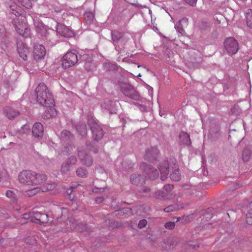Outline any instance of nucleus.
Segmentation results:
<instances>
[{
  "mask_svg": "<svg viewBox=\"0 0 252 252\" xmlns=\"http://www.w3.org/2000/svg\"><path fill=\"white\" fill-rule=\"evenodd\" d=\"M1 46L2 49L5 52L8 51L9 49V44L8 42H1Z\"/></svg>",
  "mask_w": 252,
  "mask_h": 252,
  "instance_id": "nucleus-48",
  "label": "nucleus"
},
{
  "mask_svg": "<svg viewBox=\"0 0 252 252\" xmlns=\"http://www.w3.org/2000/svg\"><path fill=\"white\" fill-rule=\"evenodd\" d=\"M78 62L77 51L71 50L67 52L63 58L62 66L64 69L73 66Z\"/></svg>",
  "mask_w": 252,
  "mask_h": 252,
  "instance_id": "nucleus-4",
  "label": "nucleus"
},
{
  "mask_svg": "<svg viewBox=\"0 0 252 252\" xmlns=\"http://www.w3.org/2000/svg\"><path fill=\"white\" fill-rule=\"evenodd\" d=\"M105 109H107L110 114L116 113L115 103L114 102L109 100L104 103Z\"/></svg>",
  "mask_w": 252,
  "mask_h": 252,
  "instance_id": "nucleus-27",
  "label": "nucleus"
},
{
  "mask_svg": "<svg viewBox=\"0 0 252 252\" xmlns=\"http://www.w3.org/2000/svg\"><path fill=\"white\" fill-rule=\"evenodd\" d=\"M140 168L143 170L149 178L154 180L158 176V171L146 163L143 162L140 165Z\"/></svg>",
  "mask_w": 252,
  "mask_h": 252,
  "instance_id": "nucleus-9",
  "label": "nucleus"
},
{
  "mask_svg": "<svg viewBox=\"0 0 252 252\" xmlns=\"http://www.w3.org/2000/svg\"><path fill=\"white\" fill-rule=\"evenodd\" d=\"M70 189H69L67 190L66 192H67V193L69 195V198H70L71 197V195H71V192H72L71 189H75V187H72V186H71V187H70Z\"/></svg>",
  "mask_w": 252,
  "mask_h": 252,
  "instance_id": "nucleus-57",
  "label": "nucleus"
},
{
  "mask_svg": "<svg viewBox=\"0 0 252 252\" xmlns=\"http://www.w3.org/2000/svg\"><path fill=\"white\" fill-rule=\"evenodd\" d=\"M43 126L40 123H35L32 126V134L35 138H40L43 134Z\"/></svg>",
  "mask_w": 252,
  "mask_h": 252,
  "instance_id": "nucleus-14",
  "label": "nucleus"
},
{
  "mask_svg": "<svg viewBox=\"0 0 252 252\" xmlns=\"http://www.w3.org/2000/svg\"><path fill=\"white\" fill-rule=\"evenodd\" d=\"M247 211L252 212V201L251 202L247 207Z\"/></svg>",
  "mask_w": 252,
  "mask_h": 252,
  "instance_id": "nucleus-56",
  "label": "nucleus"
},
{
  "mask_svg": "<svg viewBox=\"0 0 252 252\" xmlns=\"http://www.w3.org/2000/svg\"><path fill=\"white\" fill-rule=\"evenodd\" d=\"M174 167L172 168L171 171L170 177L172 181H178L181 179V175L179 173V168L177 165L174 164Z\"/></svg>",
  "mask_w": 252,
  "mask_h": 252,
  "instance_id": "nucleus-22",
  "label": "nucleus"
},
{
  "mask_svg": "<svg viewBox=\"0 0 252 252\" xmlns=\"http://www.w3.org/2000/svg\"><path fill=\"white\" fill-rule=\"evenodd\" d=\"M198 247H199V246H198V245H197V246L194 245V246H193V248H194V249H195L196 248H198Z\"/></svg>",
  "mask_w": 252,
  "mask_h": 252,
  "instance_id": "nucleus-63",
  "label": "nucleus"
},
{
  "mask_svg": "<svg viewBox=\"0 0 252 252\" xmlns=\"http://www.w3.org/2000/svg\"><path fill=\"white\" fill-rule=\"evenodd\" d=\"M46 55L45 47L42 45H36L34 46L33 52V60L36 62H41L44 60Z\"/></svg>",
  "mask_w": 252,
  "mask_h": 252,
  "instance_id": "nucleus-8",
  "label": "nucleus"
},
{
  "mask_svg": "<svg viewBox=\"0 0 252 252\" xmlns=\"http://www.w3.org/2000/svg\"><path fill=\"white\" fill-rule=\"evenodd\" d=\"M3 111L4 115L10 120L14 119L19 114L18 111L8 106L4 107Z\"/></svg>",
  "mask_w": 252,
  "mask_h": 252,
  "instance_id": "nucleus-17",
  "label": "nucleus"
},
{
  "mask_svg": "<svg viewBox=\"0 0 252 252\" xmlns=\"http://www.w3.org/2000/svg\"><path fill=\"white\" fill-rule=\"evenodd\" d=\"M42 213L41 212H39L37 211H33L32 212L30 213V214H25L24 215V218L25 219H27L28 216H30L31 217H33L34 218V220L33 219L31 220L32 222H34L36 223H39V221H38V219L41 218Z\"/></svg>",
  "mask_w": 252,
  "mask_h": 252,
  "instance_id": "nucleus-26",
  "label": "nucleus"
},
{
  "mask_svg": "<svg viewBox=\"0 0 252 252\" xmlns=\"http://www.w3.org/2000/svg\"><path fill=\"white\" fill-rule=\"evenodd\" d=\"M72 136L70 132L67 130H63L60 134L61 139L63 141L70 139Z\"/></svg>",
  "mask_w": 252,
  "mask_h": 252,
  "instance_id": "nucleus-31",
  "label": "nucleus"
},
{
  "mask_svg": "<svg viewBox=\"0 0 252 252\" xmlns=\"http://www.w3.org/2000/svg\"><path fill=\"white\" fill-rule=\"evenodd\" d=\"M46 179L45 174L37 173L30 170H24L20 172L18 175L19 182L26 185H38L45 182Z\"/></svg>",
  "mask_w": 252,
  "mask_h": 252,
  "instance_id": "nucleus-1",
  "label": "nucleus"
},
{
  "mask_svg": "<svg viewBox=\"0 0 252 252\" xmlns=\"http://www.w3.org/2000/svg\"><path fill=\"white\" fill-rule=\"evenodd\" d=\"M15 31L19 34L22 36H27V31L28 29L26 27V25L22 22L15 27Z\"/></svg>",
  "mask_w": 252,
  "mask_h": 252,
  "instance_id": "nucleus-24",
  "label": "nucleus"
},
{
  "mask_svg": "<svg viewBox=\"0 0 252 252\" xmlns=\"http://www.w3.org/2000/svg\"><path fill=\"white\" fill-rule=\"evenodd\" d=\"M78 130L82 136H84L87 134V126L86 125H83L80 126L78 128Z\"/></svg>",
  "mask_w": 252,
  "mask_h": 252,
  "instance_id": "nucleus-38",
  "label": "nucleus"
},
{
  "mask_svg": "<svg viewBox=\"0 0 252 252\" xmlns=\"http://www.w3.org/2000/svg\"><path fill=\"white\" fill-rule=\"evenodd\" d=\"M22 21L20 19L19 16H15V18H13L12 23L14 27H15L16 26L19 24Z\"/></svg>",
  "mask_w": 252,
  "mask_h": 252,
  "instance_id": "nucleus-46",
  "label": "nucleus"
},
{
  "mask_svg": "<svg viewBox=\"0 0 252 252\" xmlns=\"http://www.w3.org/2000/svg\"><path fill=\"white\" fill-rule=\"evenodd\" d=\"M56 30L58 33L65 37H70L74 35L73 31L64 25H58L56 28Z\"/></svg>",
  "mask_w": 252,
  "mask_h": 252,
  "instance_id": "nucleus-13",
  "label": "nucleus"
},
{
  "mask_svg": "<svg viewBox=\"0 0 252 252\" xmlns=\"http://www.w3.org/2000/svg\"><path fill=\"white\" fill-rule=\"evenodd\" d=\"M111 39L116 50L122 54L124 45L130 39L129 35L125 32L118 31H111Z\"/></svg>",
  "mask_w": 252,
  "mask_h": 252,
  "instance_id": "nucleus-3",
  "label": "nucleus"
},
{
  "mask_svg": "<svg viewBox=\"0 0 252 252\" xmlns=\"http://www.w3.org/2000/svg\"><path fill=\"white\" fill-rule=\"evenodd\" d=\"M103 191H104V188H98L95 187L93 190V191L95 193H100V192H103Z\"/></svg>",
  "mask_w": 252,
  "mask_h": 252,
  "instance_id": "nucleus-54",
  "label": "nucleus"
},
{
  "mask_svg": "<svg viewBox=\"0 0 252 252\" xmlns=\"http://www.w3.org/2000/svg\"><path fill=\"white\" fill-rule=\"evenodd\" d=\"M188 22V19L183 18L175 25V28L177 30V32L182 35L185 34V31L184 29L182 23H184L185 25H187Z\"/></svg>",
  "mask_w": 252,
  "mask_h": 252,
  "instance_id": "nucleus-23",
  "label": "nucleus"
},
{
  "mask_svg": "<svg viewBox=\"0 0 252 252\" xmlns=\"http://www.w3.org/2000/svg\"><path fill=\"white\" fill-rule=\"evenodd\" d=\"M247 26L252 29V9H248L246 15Z\"/></svg>",
  "mask_w": 252,
  "mask_h": 252,
  "instance_id": "nucleus-29",
  "label": "nucleus"
},
{
  "mask_svg": "<svg viewBox=\"0 0 252 252\" xmlns=\"http://www.w3.org/2000/svg\"><path fill=\"white\" fill-rule=\"evenodd\" d=\"M37 102L42 106L51 107L54 106V100L52 94L43 83H40L35 88Z\"/></svg>",
  "mask_w": 252,
  "mask_h": 252,
  "instance_id": "nucleus-2",
  "label": "nucleus"
},
{
  "mask_svg": "<svg viewBox=\"0 0 252 252\" xmlns=\"http://www.w3.org/2000/svg\"><path fill=\"white\" fill-rule=\"evenodd\" d=\"M138 191L140 193H147L150 191V189L148 187H144L139 189Z\"/></svg>",
  "mask_w": 252,
  "mask_h": 252,
  "instance_id": "nucleus-55",
  "label": "nucleus"
},
{
  "mask_svg": "<svg viewBox=\"0 0 252 252\" xmlns=\"http://www.w3.org/2000/svg\"><path fill=\"white\" fill-rule=\"evenodd\" d=\"M103 200V198L102 197H98L96 199V201L98 203H100Z\"/></svg>",
  "mask_w": 252,
  "mask_h": 252,
  "instance_id": "nucleus-58",
  "label": "nucleus"
},
{
  "mask_svg": "<svg viewBox=\"0 0 252 252\" xmlns=\"http://www.w3.org/2000/svg\"><path fill=\"white\" fill-rule=\"evenodd\" d=\"M34 25L36 28V30L38 32H39L41 34H43L45 32V29L42 23L35 22L34 21Z\"/></svg>",
  "mask_w": 252,
  "mask_h": 252,
  "instance_id": "nucleus-33",
  "label": "nucleus"
},
{
  "mask_svg": "<svg viewBox=\"0 0 252 252\" xmlns=\"http://www.w3.org/2000/svg\"><path fill=\"white\" fill-rule=\"evenodd\" d=\"M158 169L160 172V179L162 181H165L168 177L169 174L168 162V160H164L161 163Z\"/></svg>",
  "mask_w": 252,
  "mask_h": 252,
  "instance_id": "nucleus-12",
  "label": "nucleus"
},
{
  "mask_svg": "<svg viewBox=\"0 0 252 252\" xmlns=\"http://www.w3.org/2000/svg\"><path fill=\"white\" fill-rule=\"evenodd\" d=\"M79 227L81 228V231H87L88 230V225L86 223H80L78 225Z\"/></svg>",
  "mask_w": 252,
  "mask_h": 252,
  "instance_id": "nucleus-51",
  "label": "nucleus"
},
{
  "mask_svg": "<svg viewBox=\"0 0 252 252\" xmlns=\"http://www.w3.org/2000/svg\"><path fill=\"white\" fill-rule=\"evenodd\" d=\"M119 86L122 93L126 96L135 100H138L140 98L139 93L134 88L129 84L120 82Z\"/></svg>",
  "mask_w": 252,
  "mask_h": 252,
  "instance_id": "nucleus-5",
  "label": "nucleus"
},
{
  "mask_svg": "<svg viewBox=\"0 0 252 252\" xmlns=\"http://www.w3.org/2000/svg\"><path fill=\"white\" fill-rule=\"evenodd\" d=\"M48 215L45 213H42L41 218L38 219V221L39 223H44L48 221Z\"/></svg>",
  "mask_w": 252,
  "mask_h": 252,
  "instance_id": "nucleus-39",
  "label": "nucleus"
},
{
  "mask_svg": "<svg viewBox=\"0 0 252 252\" xmlns=\"http://www.w3.org/2000/svg\"><path fill=\"white\" fill-rule=\"evenodd\" d=\"M31 1V2L32 3V1H36V0H30Z\"/></svg>",
  "mask_w": 252,
  "mask_h": 252,
  "instance_id": "nucleus-64",
  "label": "nucleus"
},
{
  "mask_svg": "<svg viewBox=\"0 0 252 252\" xmlns=\"http://www.w3.org/2000/svg\"><path fill=\"white\" fill-rule=\"evenodd\" d=\"M163 190H165L166 192L169 193L173 189V186L172 185H166L164 186L163 188Z\"/></svg>",
  "mask_w": 252,
  "mask_h": 252,
  "instance_id": "nucleus-49",
  "label": "nucleus"
},
{
  "mask_svg": "<svg viewBox=\"0 0 252 252\" xmlns=\"http://www.w3.org/2000/svg\"><path fill=\"white\" fill-rule=\"evenodd\" d=\"M220 127L218 126H212L210 130V138L212 141H216L220 137Z\"/></svg>",
  "mask_w": 252,
  "mask_h": 252,
  "instance_id": "nucleus-16",
  "label": "nucleus"
},
{
  "mask_svg": "<svg viewBox=\"0 0 252 252\" xmlns=\"http://www.w3.org/2000/svg\"><path fill=\"white\" fill-rule=\"evenodd\" d=\"M212 208H208L206 210L204 211V214H205V215H206V219L209 220L212 218Z\"/></svg>",
  "mask_w": 252,
  "mask_h": 252,
  "instance_id": "nucleus-44",
  "label": "nucleus"
},
{
  "mask_svg": "<svg viewBox=\"0 0 252 252\" xmlns=\"http://www.w3.org/2000/svg\"><path fill=\"white\" fill-rule=\"evenodd\" d=\"M108 65H111V68L112 69H115V68H116V65H114V64H109Z\"/></svg>",
  "mask_w": 252,
  "mask_h": 252,
  "instance_id": "nucleus-60",
  "label": "nucleus"
},
{
  "mask_svg": "<svg viewBox=\"0 0 252 252\" xmlns=\"http://www.w3.org/2000/svg\"><path fill=\"white\" fill-rule=\"evenodd\" d=\"M76 174L78 177L81 178H85L87 176L88 171L87 170L82 167H79L76 170Z\"/></svg>",
  "mask_w": 252,
  "mask_h": 252,
  "instance_id": "nucleus-34",
  "label": "nucleus"
},
{
  "mask_svg": "<svg viewBox=\"0 0 252 252\" xmlns=\"http://www.w3.org/2000/svg\"><path fill=\"white\" fill-rule=\"evenodd\" d=\"M175 226V223L174 221H168L165 223L164 226L166 229H173Z\"/></svg>",
  "mask_w": 252,
  "mask_h": 252,
  "instance_id": "nucleus-45",
  "label": "nucleus"
},
{
  "mask_svg": "<svg viewBox=\"0 0 252 252\" xmlns=\"http://www.w3.org/2000/svg\"><path fill=\"white\" fill-rule=\"evenodd\" d=\"M6 175H7V173L5 170H0V182L1 181V180L3 178H6Z\"/></svg>",
  "mask_w": 252,
  "mask_h": 252,
  "instance_id": "nucleus-52",
  "label": "nucleus"
},
{
  "mask_svg": "<svg viewBox=\"0 0 252 252\" xmlns=\"http://www.w3.org/2000/svg\"><path fill=\"white\" fill-rule=\"evenodd\" d=\"M84 66L87 70H90L91 69V67L89 65V63H86Z\"/></svg>",
  "mask_w": 252,
  "mask_h": 252,
  "instance_id": "nucleus-59",
  "label": "nucleus"
},
{
  "mask_svg": "<svg viewBox=\"0 0 252 252\" xmlns=\"http://www.w3.org/2000/svg\"><path fill=\"white\" fill-rule=\"evenodd\" d=\"M252 155L251 149L249 148H245L242 153V159L244 162H247L250 158Z\"/></svg>",
  "mask_w": 252,
  "mask_h": 252,
  "instance_id": "nucleus-28",
  "label": "nucleus"
},
{
  "mask_svg": "<svg viewBox=\"0 0 252 252\" xmlns=\"http://www.w3.org/2000/svg\"><path fill=\"white\" fill-rule=\"evenodd\" d=\"M21 4L28 9L32 7V3L30 0H17Z\"/></svg>",
  "mask_w": 252,
  "mask_h": 252,
  "instance_id": "nucleus-36",
  "label": "nucleus"
},
{
  "mask_svg": "<svg viewBox=\"0 0 252 252\" xmlns=\"http://www.w3.org/2000/svg\"><path fill=\"white\" fill-rule=\"evenodd\" d=\"M176 222L179 221L181 220V218L178 217L176 218Z\"/></svg>",
  "mask_w": 252,
  "mask_h": 252,
  "instance_id": "nucleus-62",
  "label": "nucleus"
},
{
  "mask_svg": "<svg viewBox=\"0 0 252 252\" xmlns=\"http://www.w3.org/2000/svg\"><path fill=\"white\" fill-rule=\"evenodd\" d=\"M7 11L14 15L15 16L18 17L21 15V13L18 11L19 8L15 2H11L10 3H7Z\"/></svg>",
  "mask_w": 252,
  "mask_h": 252,
  "instance_id": "nucleus-20",
  "label": "nucleus"
},
{
  "mask_svg": "<svg viewBox=\"0 0 252 252\" xmlns=\"http://www.w3.org/2000/svg\"><path fill=\"white\" fill-rule=\"evenodd\" d=\"M84 19L87 24H91L94 18V14L92 12H87L84 15Z\"/></svg>",
  "mask_w": 252,
  "mask_h": 252,
  "instance_id": "nucleus-32",
  "label": "nucleus"
},
{
  "mask_svg": "<svg viewBox=\"0 0 252 252\" xmlns=\"http://www.w3.org/2000/svg\"><path fill=\"white\" fill-rule=\"evenodd\" d=\"M17 50L20 57L24 61L27 60L28 55L30 52L27 45L20 41L17 42Z\"/></svg>",
  "mask_w": 252,
  "mask_h": 252,
  "instance_id": "nucleus-11",
  "label": "nucleus"
},
{
  "mask_svg": "<svg viewBox=\"0 0 252 252\" xmlns=\"http://www.w3.org/2000/svg\"><path fill=\"white\" fill-rule=\"evenodd\" d=\"M158 154V150L157 147H152L146 151L144 155V158L150 161L153 162L157 159Z\"/></svg>",
  "mask_w": 252,
  "mask_h": 252,
  "instance_id": "nucleus-15",
  "label": "nucleus"
},
{
  "mask_svg": "<svg viewBox=\"0 0 252 252\" xmlns=\"http://www.w3.org/2000/svg\"><path fill=\"white\" fill-rule=\"evenodd\" d=\"M130 181L132 184L135 185H142L145 181V177L140 174H132L130 177Z\"/></svg>",
  "mask_w": 252,
  "mask_h": 252,
  "instance_id": "nucleus-19",
  "label": "nucleus"
},
{
  "mask_svg": "<svg viewBox=\"0 0 252 252\" xmlns=\"http://www.w3.org/2000/svg\"><path fill=\"white\" fill-rule=\"evenodd\" d=\"M48 7L49 9L53 12V10H54L55 12L61 13L63 14V16H64L67 15L65 13V11L61 7V6L59 4H56L55 3H50L48 4Z\"/></svg>",
  "mask_w": 252,
  "mask_h": 252,
  "instance_id": "nucleus-21",
  "label": "nucleus"
},
{
  "mask_svg": "<svg viewBox=\"0 0 252 252\" xmlns=\"http://www.w3.org/2000/svg\"><path fill=\"white\" fill-rule=\"evenodd\" d=\"M87 147L91 151H92L95 154H96L98 152L99 148L97 146H93L90 142H87L86 143Z\"/></svg>",
  "mask_w": 252,
  "mask_h": 252,
  "instance_id": "nucleus-37",
  "label": "nucleus"
},
{
  "mask_svg": "<svg viewBox=\"0 0 252 252\" xmlns=\"http://www.w3.org/2000/svg\"><path fill=\"white\" fill-rule=\"evenodd\" d=\"M69 164L68 163L65 162L63 163L61 167V171L63 173H65L68 171H69Z\"/></svg>",
  "mask_w": 252,
  "mask_h": 252,
  "instance_id": "nucleus-42",
  "label": "nucleus"
},
{
  "mask_svg": "<svg viewBox=\"0 0 252 252\" xmlns=\"http://www.w3.org/2000/svg\"><path fill=\"white\" fill-rule=\"evenodd\" d=\"M30 126L29 125L26 124L23 125L21 128L19 130L20 134H26L30 132Z\"/></svg>",
  "mask_w": 252,
  "mask_h": 252,
  "instance_id": "nucleus-35",
  "label": "nucleus"
},
{
  "mask_svg": "<svg viewBox=\"0 0 252 252\" xmlns=\"http://www.w3.org/2000/svg\"><path fill=\"white\" fill-rule=\"evenodd\" d=\"M77 161L76 157L70 156L67 159L66 162L69 164H74Z\"/></svg>",
  "mask_w": 252,
  "mask_h": 252,
  "instance_id": "nucleus-47",
  "label": "nucleus"
},
{
  "mask_svg": "<svg viewBox=\"0 0 252 252\" xmlns=\"http://www.w3.org/2000/svg\"><path fill=\"white\" fill-rule=\"evenodd\" d=\"M179 142L184 145L189 146L191 144L189 135L187 132L181 131L179 135Z\"/></svg>",
  "mask_w": 252,
  "mask_h": 252,
  "instance_id": "nucleus-18",
  "label": "nucleus"
},
{
  "mask_svg": "<svg viewBox=\"0 0 252 252\" xmlns=\"http://www.w3.org/2000/svg\"><path fill=\"white\" fill-rule=\"evenodd\" d=\"M147 221L146 220H145V219L141 220L139 221V223L138 224V227L139 228H142L146 226V225L147 224Z\"/></svg>",
  "mask_w": 252,
  "mask_h": 252,
  "instance_id": "nucleus-50",
  "label": "nucleus"
},
{
  "mask_svg": "<svg viewBox=\"0 0 252 252\" xmlns=\"http://www.w3.org/2000/svg\"><path fill=\"white\" fill-rule=\"evenodd\" d=\"M236 1V2L238 3L239 2H241V1H242V2H244L245 1H246L247 0H235Z\"/></svg>",
  "mask_w": 252,
  "mask_h": 252,
  "instance_id": "nucleus-61",
  "label": "nucleus"
},
{
  "mask_svg": "<svg viewBox=\"0 0 252 252\" xmlns=\"http://www.w3.org/2000/svg\"><path fill=\"white\" fill-rule=\"evenodd\" d=\"M224 46L229 55L235 54L238 49V43L236 40L233 37L226 38L224 42Z\"/></svg>",
  "mask_w": 252,
  "mask_h": 252,
  "instance_id": "nucleus-7",
  "label": "nucleus"
},
{
  "mask_svg": "<svg viewBox=\"0 0 252 252\" xmlns=\"http://www.w3.org/2000/svg\"><path fill=\"white\" fill-rule=\"evenodd\" d=\"M187 205V204H173L164 208V211L165 212L169 213L172 211H177L181 209H183Z\"/></svg>",
  "mask_w": 252,
  "mask_h": 252,
  "instance_id": "nucleus-25",
  "label": "nucleus"
},
{
  "mask_svg": "<svg viewBox=\"0 0 252 252\" xmlns=\"http://www.w3.org/2000/svg\"><path fill=\"white\" fill-rule=\"evenodd\" d=\"M155 194L157 198L160 200L165 199L168 194L167 192L163 190V189L162 190L156 191Z\"/></svg>",
  "mask_w": 252,
  "mask_h": 252,
  "instance_id": "nucleus-30",
  "label": "nucleus"
},
{
  "mask_svg": "<svg viewBox=\"0 0 252 252\" xmlns=\"http://www.w3.org/2000/svg\"><path fill=\"white\" fill-rule=\"evenodd\" d=\"M6 196L11 199H15L16 198L15 193L12 190H8L5 192Z\"/></svg>",
  "mask_w": 252,
  "mask_h": 252,
  "instance_id": "nucleus-43",
  "label": "nucleus"
},
{
  "mask_svg": "<svg viewBox=\"0 0 252 252\" xmlns=\"http://www.w3.org/2000/svg\"><path fill=\"white\" fill-rule=\"evenodd\" d=\"M246 222L249 225H252V212L250 211L246 214Z\"/></svg>",
  "mask_w": 252,
  "mask_h": 252,
  "instance_id": "nucleus-41",
  "label": "nucleus"
},
{
  "mask_svg": "<svg viewBox=\"0 0 252 252\" xmlns=\"http://www.w3.org/2000/svg\"><path fill=\"white\" fill-rule=\"evenodd\" d=\"M88 124L92 131L93 138L94 141L100 140L103 136L104 133L101 126L93 119L88 120Z\"/></svg>",
  "mask_w": 252,
  "mask_h": 252,
  "instance_id": "nucleus-6",
  "label": "nucleus"
},
{
  "mask_svg": "<svg viewBox=\"0 0 252 252\" xmlns=\"http://www.w3.org/2000/svg\"><path fill=\"white\" fill-rule=\"evenodd\" d=\"M39 190L38 188H34L32 189L29 190L26 192V195L29 196H32L36 194Z\"/></svg>",
  "mask_w": 252,
  "mask_h": 252,
  "instance_id": "nucleus-40",
  "label": "nucleus"
},
{
  "mask_svg": "<svg viewBox=\"0 0 252 252\" xmlns=\"http://www.w3.org/2000/svg\"><path fill=\"white\" fill-rule=\"evenodd\" d=\"M184 0L186 1V2H187L189 5H190L192 6H194L195 5H196V2H197V0Z\"/></svg>",
  "mask_w": 252,
  "mask_h": 252,
  "instance_id": "nucleus-53",
  "label": "nucleus"
},
{
  "mask_svg": "<svg viewBox=\"0 0 252 252\" xmlns=\"http://www.w3.org/2000/svg\"><path fill=\"white\" fill-rule=\"evenodd\" d=\"M78 157L82 163L87 166H90L93 163V158L91 156L89 155L86 151L84 150H79L78 151Z\"/></svg>",
  "mask_w": 252,
  "mask_h": 252,
  "instance_id": "nucleus-10",
  "label": "nucleus"
}]
</instances>
